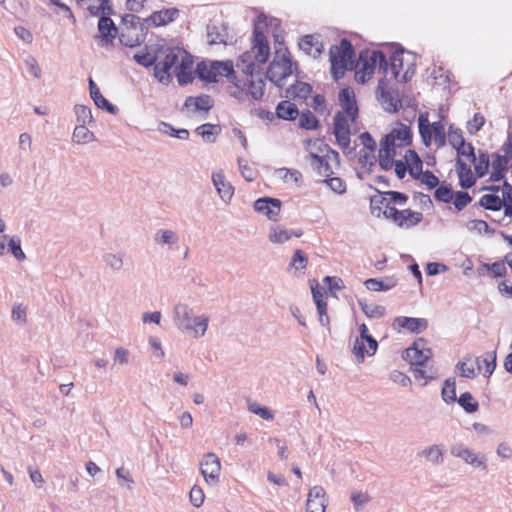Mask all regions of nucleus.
Returning <instances> with one entry per match:
<instances>
[{
  "label": "nucleus",
  "mask_w": 512,
  "mask_h": 512,
  "mask_svg": "<svg viewBox=\"0 0 512 512\" xmlns=\"http://www.w3.org/2000/svg\"><path fill=\"white\" fill-rule=\"evenodd\" d=\"M266 17L259 16L253 30V46L250 51L244 52L238 59L236 67L246 76L249 93L255 100L264 96L265 78L260 65L266 63L270 55L268 41L261 29Z\"/></svg>",
  "instance_id": "nucleus-1"
},
{
  "label": "nucleus",
  "mask_w": 512,
  "mask_h": 512,
  "mask_svg": "<svg viewBox=\"0 0 512 512\" xmlns=\"http://www.w3.org/2000/svg\"><path fill=\"white\" fill-rule=\"evenodd\" d=\"M173 319L175 326L194 338L203 337L207 331L208 316H194L193 309L187 304L178 303L173 309Z\"/></svg>",
  "instance_id": "nucleus-2"
},
{
  "label": "nucleus",
  "mask_w": 512,
  "mask_h": 512,
  "mask_svg": "<svg viewBox=\"0 0 512 512\" xmlns=\"http://www.w3.org/2000/svg\"><path fill=\"white\" fill-rule=\"evenodd\" d=\"M331 74L334 79L341 78L349 64H353L354 49L346 38L341 39L339 45H333L329 50Z\"/></svg>",
  "instance_id": "nucleus-3"
},
{
  "label": "nucleus",
  "mask_w": 512,
  "mask_h": 512,
  "mask_svg": "<svg viewBox=\"0 0 512 512\" xmlns=\"http://www.w3.org/2000/svg\"><path fill=\"white\" fill-rule=\"evenodd\" d=\"M183 54H188L182 49H169L162 60H159L154 66V76L162 84H169L172 75L177 71Z\"/></svg>",
  "instance_id": "nucleus-4"
},
{
  "label": "nucleus",
  "mask_w": 512,
  "mask_h": 512,
  "mask_svg": "<svg viewBox=\"0 0 512 512\" xmlns=\"http://www.w3.org/2000/svg\"><path fill=\"white\" fill-rule=\"evenodd\" d=\"M294 65L288 51L281 56L277 52L275 58L269 65L266 77L277 87L282 88L284 86V80L293 74Z\"/></svg>",
  "instance_id": "nucleus-5"
},
{
  "label": "nucleus",
  "mask_w": 512,
  "mask_h": 512,
  "mask_svg": "<svg viewBox=\"0 0 512 512\" xmlns=\"http://www.w3.org/2000/svg\"><path fill=\"white\" fill-rule=\"evenodd\" d=\"M419 124V132L422 138L423 143L426 146H429L432 140V135L434 138V143L437 148H441L446 144V134L445 128L442 122L437 121L433 123H429L427 117L423 114L419 116L418 119Z\"/></svg>",
  "instance_id": "nucleus-6"
},
{
  "label": "nucleus",
  "mask_w": 512,
  "mask_h": 512,
  "mask_svg": "<svg viewBox=\"0 0 512 512\" xmlns=\"http://www.w3.org/2000/svg\"><path fill=\"white\" fill-rule=\"evenodd\" d=\"M403 55V49L396 50L392 53L390 56L389 70L397 81L406 83L414 75L415 65L413 63H408L405 67Z\"/></svg>",
  "instance_id": "nucleus-7"
},
{
  "label": "nucleus",
  "mask_w": 512,
  "mask_h": 512,
  "mask_svg": "<svg viewBox=\"0 0 512 512\" xmlns=\"http://www.w3.org/2000/svg\"><path fill=\"white\" fill-rule=\"evenodd\" d=\"M502 150L504 151V155L495 154V159L492 162V172L490 175V181L497 182L505 177V171L507 169V164L512 158V134H509L507 137V141L502 146Z\"/></svg>",
  "instance_id": "nucleus-8"
},
{
  "label": "nucleus",
  "mask_w": 512,
  "mask_h": 512,
  "mask_svg": "<svg viewBox=\"0 0 512 512\" xmlns=\"http://www.w3.org/2000/svg\"><path fill=\"white\" fill-rule=\"evenodd\" d=\"M450 452L454 457L462 459L474 468L487 470V458L484 454L476 453L462 444L452 446Z\"/></svg>",
  "instance_id": "nucleus-9"
},
{
  "label": "nucleus",
  "mask_w": 512,
  "mask_h": 512,
  "mask_svg": "<svg viewBox=\"0 0 512 512\" xmlns=\"http://www.w3.org/2000/svg\"><path fill=\"white\" fill-rule=\"evenodd\" d=\"M200 471L208 484L215 485L219 481L221 471L217 455L212 452L205 454L200 462Z\"/></svg>",
  "instance_id": "nucleus-10"
},
{
  "label": "nucleus",
  "mask_w": 512,
  "mask_h": 512,
  "mask_svg": "<svg viewBox=\"0 0 512 512\" xmlns=\"http://www.w3.org/2000/svg\"><path fill=\"white\" fill-rule=\"evenodd\" d=\"M431 349L426 347V341L422 338L416 340L412 347L405 350L404 358L412 366H423L431 358Z\"/></svg>",
  "instance_id": "nucleus-11"
},
{
  "label": "nucleus",
  "mask_w": 512,
  "mask_h": 512,
  "mask_svg": "<svg viewBox=\"0 0 512 512\" xmlns=\"http://www.w3.org/2000/svg\"><path fill=\"white\" fill-rule=\"evenodd\" d=\"M327 505L328 498L325 489L319 485L310 488L307 495L306 512H325Z\"/></svg>",
  "instance_id": "nucleus-12"
},
{
  "label": "nucleus",
  "mask_w": 512,
  "mask_h": 512,
  "mask_svg": "<svg viewBox=\"0 0 512 512\" xmlns=\"http://www.w3.org/2000/svg\"><path fill=\"white\" fill-rule=\"evenodd\" d=\"M350 118L342 112H337L334 116V135L339 146L346 149L350 145Z\"/></svg>",
  "instance_id": "nucleus-13"
},
{
  "label": "nucleus",
  "mask_w": 512,
  "mask_h": 512,
  "mask_svg": "<svg viewBox=\"0 0 512 512\" xmlns=\"http://www.w3.org/2000/svg\"><path fill=\"white\" fill-rule=\"evenodd\" d=\"M254 209L266 215L269 220L277 221L281 209V201L276 198H260L254 202Z\"/></svg>",
  "instance_id": "nucleus-14"
},
{
  "label": "nucleus",
  "mask_w": 512,
  "mask_h": 512,
  "mask_svg": "<svg viewBox=\"0 0 512 512\" xmlns=\"http://www.w3.org/2000/svg\"><path fill=\"white\" fill-rule=\"evenodd\" d=\"M339 101L342 107L341 111L346 117L350 118V122H354L358 115V107L355 95L349 88H343L339 92Z\"/></svg>",
  "instance_id": "nucleus-15"
},
{
  "label": "nucleus",
  "mask_w": 512,
  "mask_h": 512,
  "mask_svg": "<svg viewBox=\"0 0 512 512\" xmlns=\"http://www.w3.org/2000/svg\"><path fill=\"white\" fill-rule=\"evenodd\" d=\"M212 182L219 197L225 203L230 202L234 195V188L230 184V182L226 180V177L222 170L212 173Z\"/></svg>",
  "instance_id": "nucleus-16"
},
{
  "label": "nucleus",
  "mask_w": 512,
  "mask_h": 512,
  "mask_svg": "<svg viewBox=\"0 0 512 512\" xmlns=\"http://www.w3.org/2000/svg\"><path fill=\"white\" fill-rule=\"evenodd\" d=\"M207 38L210 44L228 45L233 42V36L229 35L227 27L223 24H209L207 26Z\"/></svg>",
  "instance_id": "nucleus-17"
},
{
  "label": "nucleus",
  "mask_w": 512,
  "mask_h": 512,
  "mask_svg": "<svg viewBox=\"0 0 512 512\" xmlns=\"http://www.w3.org/2000/svg\"><path fill=\"white\" fill-rule=\"evenodd\" d=\"M101 16L98 21V39L101 40L103 45H108L113 42L117 35V28L111 18Z\"/></svg>",
  "instance_id": "nucleus-18"
},
{
  "label": "nucleus",
  "mask_w": 512,
  "mask_h": 512,
  "mask_svg": "<svg viewBox=\"0 0 512 512\" xmlns=\"http://www.w3.org/2000/svg\"><path fill=\"white\" fill-rule=\"evenodd\" d=\"M383 80L379 81L378 90H380L379 101L383 108L388 112H396L402 106L401 101L398 98V94L395 91L385 90L382 85Z\"/></svg>",
  "instance_id": "nucleus-19"
},
{
  "label": "nucleus",
  "mask_w": 512,
  "mask_h": 512,
  "mask_svg": "<svg viewBox=\"0 0 512 512\" xmlns=\"http://www.w3.org/2000/svg\"><path fill=\"white\" fill-rule=\"evenodd\" d=\"M215 69V79H217L218 76H225L227 77L235 86V89L242 88L246 85V82H243L241 80L237 79L236 72L233 68V65L230 61L221 62V61H214L213 62Z\"/></svg>",
  "instance_id": "nucleus-20"
},
{
  "label": "nucleus",
  "mask_w": 512,
  "mask_h": 512,
  "mask_svg": "<svg viewBox=\"0 0 512 512\" xmlns=\"http://www.w3.org/2000/svg\"><path fill=\"white\" fill-rule=\"evenodd\" d=\"M179 11L176 8L164 9L160 11L153 12L148 18L145 19V23L147 26H161L166 25L169 22H172Z\"/></svg>",
  "instance_id": "nucleus-21"
},
{
  "label": "nucleus",
  "mask_w": 512,
  "mask_h": 512,
  "mask_svg": "<svg viewBox=\"0 0 512 512\" xmlns=\"http://www.w3.org/2000/svg\"><path fill=\"white\" fill-rule=\"evenodd\" d=\"M299 47L307 55L318 58L323 52V44L318 36L305 35L299 42Z\"/></svg>",
  "instance_id": "nucleus-22"
},
{
  "label": "nucleus",
  "mask_w": 512,
  "mask_h": 512,
  "mask_svg": "<svg viewBox=\"0 0 512 512\" xmlns=\"http://www.w3.org/2000/svg\"><path fill=\"white\" fill-rule=\"evenodd\" d=\"M213 104V100L209 95L189 96L185 100L184 107L193 113L198 111L208 112L213 107Z\"/></svg>",
  "instance_id": "nucleus-23"
},
{
  "label": "nucleus",
  "mask_w": 512,
  "mask_h": 512,
  "mask_svg": "<svg viewBox=\"0 0 512 512\" xmlns=\"http://www.w3.org/2000/svg\"><path fill=\"white\" fill-rule=\"evenodd\" d=\"M360 55H365V61L375 70L378 68L379 72L386 75L389 71V63L385 54L382 51L361 52Z\"/></svg>",
  "instance_id": "nucleus-24"
},
{
  "label": "nucleus",
  "mask_w": 512,
  "mask_h": 512,
  "mask_svg": "<svg viewBox=\"0 0 512 512\" xmlns=\"http://www.w3.org/2000/svg\"><path fill=\"white\" fill-rule=\"evenodd\" d=\"M456 170L459 178V184L462 189H469L475 185L476 178L473 176L470 166L460 158L457 159Z\"/></svg>",
  "instance_id": "nucleus-25"
},
{
  "label": "nucleus",
  "mask_w": 512,
  "mask_h": 512,
  "mask_svg": "<svg viewBox=\"0 0 512 512\" xmlns=\"http://www.w3.org/2000/svg\"><path fill=\"white\" fill-rule=\"evenodd\" d=\"M398 326L407 329L412 333H421L428 327V321L425 318H413L400 316L395 319Z\"/></svg>",
  "instance_id": "nucleus-26"
},
{
  "label": "nucleus",
  "mask_w": 512,
  "mask_h": 512,
  "mask_svg": "<svg viewBox=\"0 0 512 512\" xmlns=\"http://www.w3.org/2000/svg\"><path fill=\"white\" fill-rule=\"evenodd\" d=\"M403 213H408V215L413 217L415 219L414 223H420L423 219V215L420 212H414L410 209L400 211L396 209L394 206H391V204L387 205V207L383 211V215L385 216V218L392 219L397 225H401L402 223H404L403 218H401V216H403Z\"/></svg>",
  "instance_id": "nucleus-27"
},
{
  "label": "nucleus",
  "mask_w": 512,
  "mask_h": 512,
  "mask_svg": "<svg viewBox=\"0 0 512 512\" xmlns=\"http://www.w3.org/2000/svg\"><path fill=\"white\" fill-rule=\"evenodd\" d=\"M89 88H90V96L94 101L95 105L98 108L104 109L111 114H115L117 112V107L111 104L100 92V89L95 84V82L90 79L89 80Z\"/></svg>",
  "instance_id": "nucleus-28"
},
{
  "label": "nucleus",
  "mask_w": 512,
  "mask_h": 512,
  "mask_svg": "<svg viewBox=\"0 0 512 512\" xmlns=\"http://www.w3.org/2000/svg\"><path fill=\"white\" fill-rule=\"evenodd\" d=\"M405 161L408 166V172L414 179L420 178V175L424 172L422 170L423 163L419 155L414 150H407L405 153Z\"/></svg>",
  "instance_id": "nucleus-29"
},
{
  "label": "nucleus",
  "mask_w": 512,
  "mask_h": 512,
  "mask_svg": "<svg viewBox=\"0 0 512 512\" xmlns=\"http://www.w3.org/2000/svg\"><path fill=\"white\" fill-rule=\"evenodd\" d=\"M193 64L192 58L189 54H183L180 64L177 66L175 75L180 85H186L192 81L191 73L189 72Z\"/></svg>",
  "instance_id": "nucleus-30"
},
{
  "label": "nucleus",
  "mask_w": 512,
  "mask_h": 512,
  "mask_svg": "<svg viewBox=\"0 0 512 512\" xmlns=\"http://www.w3.org/2000/svg\"><path fill=\"white\" fill-rule=\"evenodd\" d=\"M311 92L312 87L310 84L301 81H296L295 84L291 85L286 89L285 97L306 100L310 96Z\"/></svg>",
  "instance_id": "nucleus-31"
},
{
  "label": "nucleus",
  "mask_w": 512,
  "mask_h": 512,
  "mask_svg": "<svg viewBox=\"0 0 512 512\" xmlns=\"http://www.w3.org/2000/svg\"><path fill=\"white\" fill-rule=\"evenodd\" d=\"M309 163L311 167L319 174L320 176L329 177L333 174L332 168L329 165L328 161L315 153H310L308 155Z\"/></svg>",
  "instance_id": "nucleus-32"
},
{
  "label": "nucleus",
  "mask_w": 512,
  "mask_h": 512,
  "mask_svg": "<svg viewBox=\"0 0 512 512\" xmlns=\"http://www.w3.org/2000/svg\"><path fill=\"white\" fill-rule=\"evenodd\" d=\"M365 55H359L356 64L355 79L358 83L364 84L371 79L374 74V69L365 61Z\"/></svg>",
  "instance_id": "nucleus-33"
},
{
  "label": "nucleus",
  "mask_w": 512,
  "mask_h": 512,
  "mask_svg": "<svg viewBox=\"0 0 512 512\" xmlns=\"http://www.w3.org/2000/svg\"><path fill=\"white\" fill-rule=\"evenodd\" d=\"M276 114L284 120H293L299 115V110L294 103L288 100L281 101L276 107Z\"/></svg>",
  "instance_id": "nucleus-34"
},
{
  "label": "nucleus",
  "mask_w": 512,
  "mask_h": 512,
  "mask_svg": "<svg viewBox=\"0 0 512 512\" xmlns=\"http://www.w3.org/2000/svg\"><path fill=\"white\" fill-rule=\"evenodd\" d=\"M124 256L123 252H107L104 253L102 259L107 268L114 272L121 271L124 267Z\"/></svg>",
  "instance_id": "nucleus-35"
},
{
  "label": "nucleus",
  "mask_w": 512,
  "mask_h": 512,
  "mask_svg": "<svg viewBox=\"0 0 512 512\" xmlns=\"http://www.w3.org/2000/svg\"><path fill=\"white\" fill-rule=\"evenodd\" d=\"M154 241L160 246H173L179 242V236L170 229H160L155 233Z\"/></svg>",
  "instance_id": "nucleus-36"
},
{
  "label": "nucleus",
  "mask_w": 512,
  "mask_h": 512,
  "mask_svg": "<svg viewBox=\"0 0 512 512\" xmlns=\"http://www.w3.org/2000/svg\"><path fill=\"white\" fill-rule=\"evenodd\" d=\"M360 337L356 338L353 346V354L355 355L357 361L362 363L365 359V346L363 345V338H367L368 328L365 324H361L359 326Z\"/></svg>",
  "instance_id": "nucleus-37"
},
{
  "label": "nucleus",
  "mask_w": 512,
  "mask_h": 512,
  "mask_svg": "<svg viewBox=\"0 0 512 512\" xmlns=\"http://www.w3.org/2000/svg\"><path fill=\"white\" fill-rule=\"evenodd\" d=\"M72 140L77 144L84 145L94 141L95 135L84 124H80L74 128Z\"/></svg>",
  "instance_id": "nucleus-38"
},
{
  "label": "nucleus",
  "mask_w": 512,
  "mask_h": 512,
  "mask_svg": "<svg viewBox=\"0 0 512 512\" xmlns=\"http://www.w3.org/2000/svg\"><path fill=\"white\" fill-rule=\"evenodd\" d=\"M87 9L93 16H106L113 13V9L109 0H93Z\"/></svg>",
  "instance_id": "nucleus-39"
},
{
  "label": "nucleus",
  "mask_w": 512,
  "mask_h": 512,
  "mask_svg": "<svg viewBox=\"0 0 512 512\" xmlns=\"http://www.w3.org/2000/svg\"><path fill=\"white\" fill-rule=\"evenodd\" d=\"M221 131L219 125H214L210 123H205L197 127L196 133L203 138L204 141L208 143L215 142L216 135H218Z\"/></svg>",
  "instance_id": "nucleus-40"
},
{
  "label": "nucleus",
  "mask_w": 512,
  "mask_h": 512,
  "mask_svg": "<svg viewBox=\"0 0 512 512\" xmlns=\"http://www.w3.org/2000/svg\"><path fill=\"white\" fill-rule=\"evenodd\" d=\"M474 163V170L476 175L479 178L485 176L488 172L490 160L487 152L479 150L478 157H476V161Z\"/></svg>",
  "instance_id": "nucleus-41"
},
{
  "label": "nucleus",
  "mask_w": 512,
  "mask_h": 512,
  "mask_svg": "<svg viewBox=\"0 0 512 512\" xmlns=\"http://www.w3.org/2000/svg\"><path fill=\"white\" fill-rule=\"evenodd\" d=\"M292 236V233L282 226H272L269 233V240L272 243L282 244L288 241Z\"/></svg>",
  "instance_id": "nucleus-42"
},
{
  "label": "nucleus",
  "mask_w": 512,
  "mask_h": 512,
  "mask_svg": "<svg viewBox=\"0 0 512 512\" xmlns=\"http://www.w3.org/2000/svg\"><path fill=\"white\" fill-rule=\"evenodd\" d=\"M480 206L487 210L499 211L503 207V201L495 194H485L479 201Z\"/></svg>",
  "instance_id": "nucleus-43"
},
{
  "label": "nucleus",
  "mask_w": 512,
  "mask_h": 512,
  "mask_svg": "<svg viewBox=\"0 0 512 512\" xmlns=\"http://www.w3.org/2000/svg\"><path fill=\"white\" fill-rule=\"evenodd\" d=\"M441 396L443 401L448 404L453 403L457 400L455 378H448L445 380L444 386L441 391Z\"/></svg>",
  "instance_id": "nucleus-44"
},
{
  "label": "nucleus",
  "mask_w": 512,
  "mask_h": 512,
  "mask_svg": "<svg viewBox=\"0 0 512 512\" xmlns=\"http://www.w3.org/2000/svg\"><path fill=\"white\" fill-rule=\"evenodd\" d=\"M456 401L469 414L475 413L479 409V403L470 392L462 393Z\"/></svg>",
  "instance_id": "nucleus-45"
},
{
  "label": "nucleus",
  "mask_w": 512,
  "mask_h": 512,
  "mask_svg": "<svg viewBox=\"0 0 512 512\" xmlns=\"http://www.w3.org/2000/svg\"><path fill=\"white\" fill-rule=\"evenodd\" d=\"M215 69L213 62L209 66L201 62L197 64L196 73L201 80L213 83L217 81L215 79Z\"/></svg>",
  "instance_id": "nucleus-46"
},
{
  "label": "nucleus",
  "mask_w": 512,
  "mask_h": 512,
  "mask_svg": "<svg viewBox=\"0 0 512 512\" xmlns=\"http://www.w3.org/2000/svg\"><path fill=\"white\" fill-rule=\"evenodd\" d=\"M359 305L363 313L369 318H381L385 315L386 309L384 306L359 301Z\"/></svg>",
  "instance_id": "nucleus-47"
},
{
  "label": "nucleus",
  "mask_w": 512,
  "mask_h": 512,
  "mask_svg": "<svg viewBox=\"0 0 512 512\" xmlns=\"http://www.w3.org/2000/svg\"><path fill=\"white\" fill-rule=\"evenodd\" d=\"M366 288L371 291H387L391 288H393L396 284V282L392 279H389L387 281H382L376 278H370L367 279L364 282Z\"/></svg>",
  "instance_id": "nucleus-48"
},
{
  "label": "nucleus",
  "mask_w": 512,
  "mask_h": 512,
  "mask_svg": "<svg viewBox=\"0 0 512 512\" xmlns=\"http://www.w3.org/2000/svg\"><path fill=\"white\" fill-rule=\"evenodd\" d=\"M390 133L395 138V141H400L398 146L410 145L412 142L411 129L406 125H401L400 128L393 129Z\"/></svg>",
  "instance_id": "nucleus-49"
},
{
  "label": "nucleus",
  "mask_w": 512,
  "mask_h": 512,
  "mask_svg": "<svg viewBox=\"0 0 512 512\" xmlns=\"http://www.w3.org/2000/svg\"><path fill=\"white\" fill-rule=\"evenodd\" d=\"M299 126L306 130H315L319 121L310 110H305L299 116Z\"/></svg>",
  "instance_id": "nucleus-50"
},
{
  "label": "nucleus",
  "mask_w": 512,
  "mask_h": 512,
  "mask_svg": "<svg viewBox=\"0 0 512 512\" xmlns=\"http://www.w3.org/2000/svg\"><path fill=\"white\" fill-rule=\"evenodd\" d=\"M391 201H388L387 197H384L381 193L379 195L372 196L370 199L371 213L377 217L381 215L382 209L390 205Z\"/></svg>",
  "instance_id": "nucleus-51"
},
{
  "label": "nucleus",
  "mask_w": 512,
  "mask_h": 512,
  "mask_svg": "<svg viewBox=\"0 0 512 512\" xmlns=\"http://www.w3.org/2000/svg\"><path fill=\"white\" fill-rule=\"evenodd\" d=\"M422 455L433 464L443 462V450L439 445H432L422 451Z\"/></svg>",
  "instance_id": "nucleus-52"
},
{
  "label": "nucleus",
  "mask_w": 512,
  "mask_h": 512,
  "mask_svg": "<svg viewBox=\"0 0 512 512\" xmlns=\"http://www.w3.org/2000/svg\"><path fill=\"white\" fill-rule=\"evenodd\" d=\"M503 207L505 216H512V186L506 180L502 187Z\"/></svg>",
  "instance_id": "nucleus-53"
},
{
  "label": "nucleus",
  "mask_w": 512,
  "mask_h": 512,
  "mask_svg": "<svg viewBox=\"0 0 512 512\" xmlns=\"http://www.w3.org/2000/svg\"><path fill=\"white\" fill-rule=\"evenodd\" d=\"M453 195L454 192L451 186L447 184L438 185L434 192L435 199L443 203H450L453 199Z\"/></svg>",
  "instance_id": "nucleus-54"
},
{
  "label": "nucleus",
  "mask_w": 512,
  "mask_h": 512,
  "mask_svg": "<svg viewBox=\"0 0 512 512\" xmlns=\"http://www.w3.org/2000/svg\"><path fill=\"white\" fill-rule=\"evenodd\" d=\"M248 410L251 413L258 415L259 417L265 420H272L274 418V413L267 407L259 404L258 402L248 403Z\"/></svg>",
  "instance_id": "nucleus-55"
},
{
  "label": "nucleus",
  "mask_w": 512,
  "mask_h": 512,
  "mask_svg": "<svg viewBox=\"0 0 512 512\" xmlns=\"http://www.w3.org/2000/svg\"><path fill=\"white\" fill-rule=\"evenodd\" d=\"M8 248L11 254L18 260L24 261L26 259V255L21 247V240L19 237L14 236L8 240Z\"/></svg>",
  "instance_id": "nucleus-56"
},
{
  "label": "nucleus",
  "mask_w": 512,
  "mask_h": 512,
  "mask_svg": "<svg viewBox=\"0 0 512 512\" xmlns=\"http://www.w3.org/2000/svg\"><path fill=\"white\" fill-rule=\"evenodd\" d=\"M74 112L77 121L81 124L86 125L87 123H91L93 121L91 109L85 105H75Z\"/></svg>",
  "instance_id": "nucleus-57"
},
{
  "label": "nucleus",
  "mask_w": 512,
  "mask_h": 512,
  "mask_svg": "<svg viewBox=\"0 0 512 512\" xmlns=\"http://www.w3.org/2000/svg\"><path fill=\"white\" fill-rule=\"evenodd\" d=\"M453 204L458 211H462L472 201L468 192L457 191L453 195Z\"/></svg>",
  "instance_id": "nucleus-58"
},
{
  "label": "nucleus",
  "mask_w": 512,
  "mask_h": 512,
  "mask_svg": "<svg viewBox=\"0 0 512 512\" xmlns=\"http://www.w3.org/2000/svg\"><path fill=\"white\" fill-rule=\"evenodd\" d=\"M351 501L354 509L359 511L370 501V496L366 492L355 490L351 493Z\"/></svg>",
  "instance_id": "nucleus-59"
},
{
  "label": "nucleus",
  "mask_w": 512,
  "mask_h": 512,
  "mask_svg": "<svg viewBox=\"0 0 512 512\" xmlns=\"http://www.w3.org/2000/svg\"><path fill=\"white\" fill-rule=\"evenodd\" d=\"M448 142L454 149L461 147L465 142L461 129L450 126L448 131Z\"/></svg>",
  "instance_id": "nucleus-60"
},
{
  "label": "nucleus",
  "mask_w": 512,
  "mask_h": 512,
  "mask_svg": "<svg viewBox=\"0 0 512 512\" xmlns=\"http://www.w3.org/2000/svg\"><path fill=\"white\" fill-rule=\"evenodd\" d=\"M278 174L285 182H294L295 184H298L302 177V174L298 170L288 168L279 169Z\"/></svg>",
  "instance_id": "nucleus-61"
},
{
  "label": "nucleus",
  "mask_w": 512,
  "mask_h": 512,
  "mask_svg": "<svg viewBox=\"0 0 512 512\" xmlns=\"http://www.w3.org/2000/svg\"><path fill=\"white\" fill-rule=\"evenodd\" d=\"M420 182L424 185H426L429 189L437 188L439 185V179L437 176L434 175L433 172L426 170L421 175L420 178H418Z\"/></svg>",
  "instance_id": "nucleus-62"
},
{
  "label": "nucleus",
  "mask_w": 512,
  "mask_h": 512,
  "mask_svg": "<svg viewBox=\"0 0 512 512\" xmlns=\"http://www.w3.org/2000/svg\"><path fill=\"white\" fill-rule=\"evenodd\" d=\"M133 58L144 67H150L157 62V56L150 53H136Z\"/></svg>",
  "instance_id": "nucleus-63"
},
{
  "label": "nucleus",
  "mask_w": 512,
  "mask_h": 512,
  "mask_svg": "<svg viewBox=\"0 0 512 512\" xmlns=\"http://www.w3.org/2000/svg\"><path fill=\"white\" fill-rule=\"evenodd\" d=\"M189 497L192 505L198 508L203 504L205 495L200 487L194 485L190 490Z\"/></svg>",
  "instance_id": "nucleus-64"
}]
</instances>
